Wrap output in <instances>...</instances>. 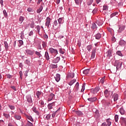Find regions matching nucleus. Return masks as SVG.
<instances>
[{"label":"nucleus","mask_w":126,"mask_h":126,"mask_svg":"<svg viewBox=\"0 0 126 126\" xmlns=\"http://www.w3.org/2000/svg\"><path fill=\"white\" fill-rule=\"evenodd\" d=\"M76 114L77 115V116H83V113H82L81 111H76Z\"/></svg>","instance_id":"e433bc0d"},{"label":"nucleus","mask_w":126,"mask_h":126,"mask_svg":"<svg viewBox=\"0 0 126 126\" xmlns=\"http://www.w3.org/2000/svg\"><path fill=\"white\" fill-rule=\"evenodd\" d=\"M112 98H113L114 102H116V101H118V100H119V94L116 93L114 94L112 96Z\"/></svg>","instance_id":"4468645a"},{"label":"nucleus","mask_w":126,"mask_h":126,"mask_svg":"<svg viewBox=\"0 0 126 126\" xmlns=\"http://www.w3.org/2000/svg\"><path fill=\"white\" fill-rule=\"evenodd\" d=\"M57 25H58V21H57V20H55L53 23V27H54V26H57Z\"/></svg>","instance_id":"4d7b16f0"},{"label":"nucleus","mask_w":126,"mask_h":126,"mask_svg":"<svg viewBox=\"0 0 126 126\" xmlns=\"http://www.w3.org/2000/svg\"><path fill=\"white\" fill-rule=\"evenodd\" d=\"M25 63H26V64L29 65V64H30V61H29L28 60H26L25 61Z\"/></svg>","instance_id":"69168bd1"},{"label":"nucleus","mask_w":126,"mask_h":126,"mask_svg":"<svg viewBox=\"0 0 126 126\" xmlns=\"http://www.w3.org/2000/svg\"><path fill=\"white\" fill-rule=\"evenodd\" d=\"M91 28L94 30V29H97L98 27L95 23H93L92 24Z\"/></svg>","instance_id":"c756f323"},{"label":"nucleus","mask_w":126,"mask_h":126,"mask_svg":"<svg viewBox=\"0 0 126 126\" xmlns=\"http://www.w3.org/2000/svg\"><path fill=\"white\" fill-rule=\"evenodd\" d=\"M68 77L73 78V77H74V73H68Z\"/></svg>","instance_id":"c9c22d12"},{"label":"nucleus","mask_w":126,"mask_h":126,"mask_svg":"<svg viewBox=\"0 0 126 126\" xmlns=\"http://www.w3.org/2000/svg\"><path fill=\"white\" fill-rule=\"evenodd\" d=\"M35 55H36V56H38V57H39V58H41V53L38 51H35Z\"/></svg>","instance_id":"052dcab7"},{"label":"nucleus","mask_w":126,"mask_h":126,"mask_svg":"<svg viewBox=\"0 0 126 126\" xmlns=\"http://www.w3.org/2000/svg\"><path fill=\"white\" fill-rule=\"evenodd\" d=\"M89 71H90V69H86L83 71V73L86 75H87V74L89 73Z\"/></svg>","instance_id":"72a5a7b5"},{"label":"nucleus","mask_w":126,"mask_h":126,"mask_svg":"<svg viewBox=\"0 0 126 126\" xmlns=\"http://www.w3.org/2000/svg\"><path fill=\"white\" fill-rule=\"evenodd\" d=\"M27 118L28 119V120H29L30 121H31V122H33V118H32V117L30 116H27Z\"/></svg>","instance_id":"864d4df0"},{"label":"nucleus","mask_w":126,"mask_h":126,"mask_svg":"<svg viewBox=\"0 0 126 126\" xmlns=\"http://www.w3.org/2000/svg\"><path fill=\"white\" fill-rule=\"evenodd\" d=\"M3 116L4 117V118H5V119H8L10 118V115L9 114L6 113H4L3 114Z\"/></svg>","instance_id":"c85d7f7f"},{"label":"nucleus","mask_w":126,"mask_h":126,"mask_svg":"<svg viewBox=\"0 0 126 126\" xmlns=\"http://www.w3.org/2000/svg\"><path fill=\"white\" fill-rule=\"evenodd\" d=\"M84 90H85V84H83L81 92H84Z\"/></svg>","instance_id":"8fccbe9b"},{"label":"nucleus","mask_w":126,"mask_h":126,"mask_svg":"<svg viewBox=\"0 0 126 126\" xmlns=\"http://www.w3.org/2000/svg\"><path fill=\"white\" fill-rule=\"evenodd\" d=\"M122 64H123L122 62H120L118 60L115 61L114 65L115 66H116L117 70H119V68H120V67H122Z\"/></svg>","instance_id":"f03ea898"},{"label":"nucleus","mask_w":126,"mask_h":126,"mask_svg":"<svg viewBox=\"0 0 126 126\" xmlns=\"http://www.w3.org/2000/svg\"><path fill=\"white\" fill-rule=\"evenodd\" d=\"M93 0H87V5L89 6V5H91V4H92V3H93Z\"/></svg>","instance_id":"f704fd0d"},{"label":"nucleus","mask_w":126,"mask_h":126,"mask_svg":"<svg viewBox=\"0 0 126 126\" xmlns=\"http://www.w3.org/2000/svg\"><path fill=\"white\" fill-rule=\"evenodd\" d=\"M19 21L20 22H21V23H22V22H23V21H24V17H22V16H20L19 18Z\"/></svg>","instance_id":"09e8293b"},{"label":"nucleus","mask_w":126,"mask_h":126,"mask_svg":"<svg viewBox=\"0 0 126 126\" xmlns=\"http://www.w3.org/2000/svg\"><path fill=\"white\" fill-rule=\"evenodd\" d=\"M59 53L60 54H62V55H63V54H64V51H63V48H60L59 49Z\"/></svg>","instance_id":"3c124183"},{"label":"nucleus","mask_w":126,"mask_h":126,"mask_svg":"<svg viewBox=\"0 0 126 126\" xmlns=\"http://www.w3.org/2000/svg\"><path fill=\"white\" fill-rule=\"evenodd\" d=\"M34 27H35V23L34 22V21H32L30 24V28H34Z\"/></svg>","instance_id":"a19ab883"},{"label":"nucleus","mask_w":126,"mask_h":126,"mask_svg":"<svg viewBox=\"0 0 126 126\" xmlns=\"http://www.w3.org/2000/svg\"><path fill=\"white\" fill-rule=\"evenodd\" d=\"M14 118L15 120H21V116L18 115L16 114H14Z\"/></svg>","instance_id":"393cba45"},{"label":"nucleus","mask_w":126,"mask_h":126,"mask_svg":"<svg viewBox=\"0 0 126 126\" xmlns=\"http://www.w3.org/2000/svg\"><path fill=\"white\" fill-rule=\"evenodd\" d=\"M19 44H20L19 47H21L23 45V40H19Z\"/></svg>","instance_id":"bf43d9fd"},{"label":"nucleus","mask_w":126,"mask_h":126,"mask_svg":"<svg viewBox=\"0 0 126 126\" xmlns=\"http://www.w3.org/2000/svg\"><path fill=\"white\" fill-rule=\"evenodd\" d=\"M97 100V97H90L88 98V100L89 102H91V103H93L95 102Z\"/></svg>","instance_id":"a211bd4d"},{"label":"nucleus","mask_w":126,"mask_h":126,"mask_svg":"<svg viewBox=\"0 0 126 126\" xmlns=\"http://www.w3.org/2000/svg\"><path fill=\"white\" fill-rule=\"evenodd\" d=\"M126 29V26L121 25L119 26V30H118V33H122Z\"/></svg>","instance_id":"0eeeda50"},{"label":"nucleus","mask_w":126,"mask_h":126,"mask_svg":"<svg viewBox=\"0 0 126 126\" xmlns=\"http://www.w3.org/2000/svg\"><path fill=\"white\" fill-rule=\"evenodd\" d=\"M26 99L28 103L30 104H32L33 103V100H32V96H31V94H28L26 96Z\"/></svg>","instance_id":"39448f33"},{"label":"nucleus","mask_w":126,"mask_h":126,"mask_svg":"<svg viewBox=\"0 0 126 126\" xmlns=\"http://www.w3.org/2000/svg\"><path fill=\"white\" fill-rule=\"evenodd\" d=\"M25 52L27 55H29V56H33V55H34V53H35V50L27 49Z\"/></svg>","instance_id":"423d86ee"},{"label":"nucleus","mask_w":126,"mask_h":126,"mask_svg":"<svg viewBox=\"0 0 126 126\" xmlns=\"http://www.w3.org/2000/svg\"><path fill=\"white\" fill-rule=\"evenodd\" d=\"M99 90H100V87H96L94 89L92 90V91H94V94H96V93H97L99 92Z\"/></svg>","instance_id":"aec40b11"},{"label":"nucleus","mask_w":126,"mask_h":126,"mask_svg":"<svg viewBox=\"0 0 126 126\" xmlns=\"http://www.w3.org/2000/svg\"><path fill=\"white\" fill-rule=\"evenodd\" d=\"M104 95L106 98H108L110 96V91L107 89L104 91Z\"/></svg>","instance_id":"2eb2a0df"},{"label":"nucleus","mask_w":126,"mask_h":126,"mask_svg":"<svg viewBox=\"0 0 126 126\" xmlns=\"http://www.w3.org/2000/svg\"><path fill=\"white\" fill-rule=\"evenodd\" d=\"M42 10H43V5L41 4L39 8L36 10V12L37 13H40Z\"/></svg>","instance_id":"2f4dec72"},{"label":"nucleus","mask_w":126,"mask_h":126,"mask_svg":"<svg viewBox=\"0 0 126 126\" xmlns=\"http://www.w3.org/2000/svg\"><path fill=\"white\" fill-rule=\"evenodd\" d=\"M79 90V83L77 82L75 86V91L77 92Z\"/></svg>","instance_id":"a878e982"},{"label":"nucleus","mask_w":126,"mask_h":126,"mask_svg":"<svg viewBox=\"0 0 126 126\" xmlns=\"http://www.w3.org/2000/svg\"><path fill=\"white\" fill-rule=\"evenodd\" d=\"M4 46L5 47V50H6V51H7L8 50V43H7V42L6 41H4Z\"/></svg>","instance_id":"7c9ffc66"},{"label":"nucleus","mask_w":126,"mask_h":126,"mask_svg":"<svg viewBox=\"0 0 126 126\" xmlns=\"http://www.w3.org/2000/svg\"><path fill=\"white\" fill-rule=\"evenodd\" d=\"M48 52L49 53H50V54H52L53 55H58V50L57 49H55L53 48H50L48 49Z\"/></svg>","instance_id":"7ed1b4c3"},{"label":"nucleus","mask_w":126,"mask_h":126,"mask_svg":"<svg viewBox=\"0 0 126 126\" xmlns=\"http://www.w3.org/2000/svg\"><path fill=\"white\" fill-rule=\"evenodd\" d=\"M87 49L89 52H91V50L92 49V45H90L87 46Z\"/></svg>","instance_id":"37998d69"},{"label":"nucleus","mask_w":126,"mask_h":126,"mask_svg":"<svg viewBox=\"0 0 126 126\" xmlns=\"http://www.w3.org/2000/svg\"><path fill=\"white\" fill-rule=\"evenodd\" d=\"M35 29H37V31H36V32L40 33V26L39 25L36 26L35 27Z\"/></svg>","instance_id":"a18cd8bd"},{"label":"nucleus","mask_w":126,"mask_h":126,"mask_svg":"<svg viewBox=\"0 0 126 126\" xmlns=\"http://www.w3.org/2000/svg\"><path fill=\"white\" fill-rule=\"evenodd\" d=\"M54 106H55V102H53L52 103H49L47 105V107L49 110H52V109L54 108Z\"/></svg>","instance_id":"dca6fc26"},{"label":"nucleus","mask_w":126,"mask_h":126,"mask_svg":"<svg viewBox=\"0 0 126 126\" xmlns=\"http://www.w3.org/2000/svg\"><path fill=\"white\" fill-rule=\"evenodd\" d=\"M95 56H96V48H95L94 49H93L92 51L91 60H94V59H95Z\"/></svg>","instance_id":"1a4fd4ad"},{"label":"nucleus","mask_w":126,"mask_h":126,"mask_svg":"<svg viewBox=\"0 0 126 126\" xmlns=\"http://www.w3.org/2000/svg\"><path fill=\"white\" fill-rule=\"evenodd\" d=\"M40 95H42V92L40 91H36V95L37 96V99H40Z\"/></svg>","instance_id":"cd10ccee"},{"label":"nucleus","mask_w":126,"mask_h":126,"mask_svg":"<svg viewBox=\"0 0 126 126\" xmlns=\"http://www.w3.org/2000/svg\"><path fill=\"white\" fill-rule=\"evenodd\" d=\"M32 110L33 112H34V113H35V114L37 116H40V112H39V111H38V110H37V108L33 107H32Z\"/></svg>","instance_id":"412c9836"},{"label":"nucleus","mask_w":126,"mask_h":126,"mask_svg":"<svg viewBox=\"0 0 126 126\" xmlns=\"http://www.w3.org/2000/svg\"><path fill=\"white\" fill-rule=\"evenodd\" d=\"M119 46H121V47H125V48L126 45V41H124V39H121L119 41Z\"/></svg>","instance_id":"6e6552de"},{"label":"nucleus","mask_w":126,"mask_h":126,"mask_svg":"<svg viewBox=\"0 0 126 126\" xmlns=\"http://www.w3.org/2000/svg\"><path fill=\"white\" fill-rule=\"evenodd\" d=\"M8 106L10 109V110H15V107L13 105H8Z\"/></svg>","instance_id":"6e6d98bb"},{"label":"nucleus","mask_w":126,"mask_h":126,"mask_svg":"<svg viewBox=\"0 0 126 126\" xmlns=\"http://www.w3.org/2000/svg\"><path fill=\"white\" fill-rule=\"evenodd\" d=\"M27 125L28 126H33V124L29 121H28Z\"/></svg>","instance_id":"0e129e2a"},{"label":"nucleus","mask_w":126,"mask_h":126,"mask_svg":"<svg viewBox=\"0 0 126 126\" xmlns=\"http://www.w3.org/2000/svg\"><path fill=\"white\" fill-rule=\"evenodd\" d=\"M50 67H51V68H52L53 69H54L55 68H58V65H57V64H51L50 65Z\"/></svg>","instance_id":"4c0bfd02"},{"label":"nucleus","mask_w":126,"mask_h":126,"mask_svg":"<svg viewBox=\"0 0 126 126\" xmlns=\"http://www.w3.org/2000/svg\"><path fill=\"white\" fill-rule=\"evenodd\" d=\"M75 82H76V79H73L68 84L70 85V86H71L73 85Z\"/></svg>","instance_id":"473e14b6"},{"label":"nucleus","mask_w":126,"mask_h":126,"mask_svg":"<svg viewBox=\"0 0 126 126\" xmlns=\"http://www.w3.org/2000/svg\"><path fill=\"white\" fill-rule=\"evenodd\" d=\"M116 55L119 56V57H124V55H123V53H122V51H117Z\"/></svg>","instance_id":"58836bf2"},{"label":"nucleus","mask_w":126,"mask_h":126,"mask_svg":"<svg viewBox=\"0 0 126 126\" xmlns=\"http://www.w3.org/2000/svg\"><path fill=\"white\" fill-rule=\"evenodd\" d=\"M44 57L47 61L50 60V56H49V53L47 51L45 52Z\"/></svg>","instance_id":"bb28decb"},{"label":"nucleus","mask_w":126,"mask_h":126,"mask_svg":"<svg viewBox=\"0 0 126 126\" xmlns=\"http://www.w3.org/2000/svg\"><path fill=\"white\" fill-rule=\"evenodd\" d=\"M105 55H106L107 58L110 59L111 57H113V55L112 54V50H109L107 51L106 52Z\"/></svg>","instance_id":"9d476101"},{"label":"nucleus","mask_w":126,"mask_h":126,"mask_svg":"<svg viewBox=\"0 0 126 126\" xmlns=\"http://www.w3.org/2000/svg\"><path fill=\"white\" fill-rule=\"evenodd\" d=\"M97 11H98V9L97 8H94L93 10V13L94 14H95V13H96V12H97Z\"/></svg>","instance_id":"774afa93"},{"label":"nucleus","mask_w":126,"mask_h":126,"mask_svg":"<svg viewBox=\"0 0 126 126\" xmlns=\"http://www.w3.org/2000/svg\"><path fill=\"white\" fill-rule=\"evenodd\" d=\"M103 23H104V22L101 19L97 20L96 21V24L98 26H102L103 25Z\"/></svg>","instance_id":"ddd939ff"},{"label":"nucleus","mask_w":126,"mask_h":126,"mask_svg":"<svg viewBox=\"0 0 126 126\" xmlns=\"http://www.w3.org/2000/svg\"><path fill=\"white\" fill-rule=\"evenodd\" d=\"M58 23L59 26H61L63 23V18H59L58 19Z\"/></svg>","instance_id":"5701e85b"},{"label":"nucleus","mask_w":126,"mask_h":126,"mask_svg":"<svg viewBox=\"0 0 126 126\" xmlns=\"http://www.w3.org/2000/svg\"><path fill=\"white\" fill-rule=\"evenodd\" d=\"M50 25H51V18L47 17L45 22V26H47V28H50L51 27Z\"/></svg>","instance_id":"20e7f679"},{"label":"nucleus","mask_w":126,"mask_h":126,"mask_svg":"<svg viewBox=\"0 0 126 126\" xmlns=\"http://www.w3.org/2000/svg\"><path fill=\"white\" fill-rule=\"evenodd\" d=\"M19 75H20V77L21 79H22V76L23 75V73L22 72V71H19Z\"/></svg>","instance_id":"680f3d73"},{"label":"nucleus","mask_w":126,"mask_h":126,"mask_svg":"<svg viewBox=\"0 0 126 126\" xmlns=\"http://www.w3.org/2000/svg\"><path fill=\"white\" fill-rule=\"evenodd\" d=\"M118 13H119L118 12H115L114 13H113L110 15V18H112V17H114V16H116V15H118Z\"/></svg>","instance_id":"79ce46f5"},{"label":"nucleus","mask_w":126,"mask_h":126,"mask_svg":"<svg viewBox=\"0 0 126 126\" xmlns=\"http://www.w3.org/2000/svg\"><path fill=\"white\" fill-rule=\"evenodd\" d=\"M114 118H115V121L117 123L119 121V115H115Z\"/></svg>","instance_id":"603ef678"},{"label":"nucleus","mask_w":126,"mask_h":126,"mask_svg":"<svg viewBox=\"0 0 126 126\" xmlns=\"http://www.w3.org/2000/svg\"><path fill=\"white\" fill-rule=\"evenodd\" d=\"M3 14H4V17H7V16H8V15H7V12H6V10H5V9L3 10Z\"/></svg>","instance_id":"49530a36"},{"label":"nucleus","mask_w":126,"mask_h":126,"mask_svg":"<svg viewBox=\"0 0 126 126\" xmlns=\"http://www.w3.org/2000/svg\"><path fill=\"white\" fill-rule=\"evenodd\" d=\"M120 122L121 126H124V125H126V118L124 117H121Z\"/></svg>","instance_id":"9b49d317"},{"label":"nucleus","mask_w":126,"mask_h":126,"mask_svg":"<svg viewBox=\"0 0 126 126\" xmlns=\"http://www.w3.org/2000/svg\"><path fill=\"white\" fill-rule=\"evenodd\" d=\"M38 107L39 108V110L42 112L44 111V108H45V103L43 100H40L38 102Z\"/></svg>","instance_id":"f257e3e1"},{"label":"nucleus","mask_w":126,"mask_h":126,"mask_svg":"<svg viewBox=\"0 0 126 126\" xmlns=\"http://www.w3.org/2000/svg\"><path fill=\"white\" fill-rule=\"evenodd\" d=\"M105 82V77H103L99 81V83L101 84H104V82Z\"/></svg>","instance_id":"c03bdc74"},{"label":"nucleus","mask_w":126,"mask_h":126,"mask_svg":"<svg viewBox=\"0 0 126 126\" xmlns=\"http://www.w3.org/2000/svg\"><path fill=\"white\" fill-rule=\"evenodd\" d=\"M55 80L57 82H59L61 80V74L57 73L55 77Z\"/></svg>","instance_id":"f3484780"},{"label":"nucleus","mask_w":126,"mask_h":126,"mask_svg":"<svg viewBox=\"0 0 126 126\" xmlns=\"http://www.w3.org/2000/svg\"><path fill=\"white\" fill-rule=\"evenodd\" d=\"M119 112L121 115H125V109L123 108H121L120 109Z\"/></svg>","instance_id":"ea45409f"},{"label":"nucleus","mask_w":126,"mask_h":126,"mask_svg":"<svg viewBox=\"0 0 126 126\" xmlns=\"http://www.w3.org/2000/svg\"><path fill=\"white\" fill-rule=\"evenodd\" d=\"M7 78H8V79H10V78H12V76L9 74H6Z\"/></svg>","instance_id":"e2e57ef3"},{"label":"nucleus","mask_w":126,"mask_h":126,"mask_svg":"<svg viewBox=\"0 0 126 126\" xmlns=\"http://www.w3.org/2000/svg\"><path fill=\"white\" fill-rule=\"evenodd\" d=\"M74 1L76 5H79V4H81V3H82L83 0H74Z\"/></svg>","instance_id":"b1692460"},{"label":"nucleus","mask_w":126,"mask_h":126,"mask_svg":"<svg viewBox=\"0 0 126 126\" xmlns=\"http://www.w3.org/2000/svg\"><path fill=\"white\" fill-rule=\"evenodd\" d=\"M42 46L43 48H46L47 47V42L45 41H42Z\"/></svg>","instance_id":"de8ad7c7"},{"label":"nucleus","mask_w":126,"mask_h":126,"mask_svg":"<svg viewBox=\"0 0 126 126\" xmlns=\"http://www.w3.org/2000/svg\"><path fill=\"white\" fill-rule=\"evenodd\" d=\"M51 114H47V116H46V119L49 121V120H50L51 119Z\"/></svg>","instance_id":"5fc2aeb1"},{"label":"nucleus","mask_w":126,"mask_h":126,"mask_svg":"<svg viewBox=\"0 0 126 126\" xmlns=\"http://www.w3.org/2000/svg\"><path fill=\"white\" fill-rule=\"evenodd\" d=\"M27 10L29 11V12H33V9H32V8L29 7Z\"/></svg>","instance_id":"338daca9"},{"label":"nucleus","mask_w":126,"mask_h":126,"mask_svg":"<svg viewBox=\"0 0 126 126\" xmlns=\"http://www.w3.org/2000/svg\"><path fill=\"white\" fill-rule=\"evenodd\" d=\"M109 7L107 5H103V10H108Z\"/></svg>","instance_id":"13d9d810"},{"label":"nucleus","mask_w":126,"mask_h":126,"mask_svg":"<svg viewBox=\"0 0 126 126\" xmlns=\"http://www.w3.org/2000/svg\"><path fill=\"white\" fill-rule=\"evenodd\" d=\"M54 97H55V94L53 93H51L49 95V97L48 99V101L49 102H50V101H52V100H53V99L54 98Z\"/></svg>","instance_id":"4be33fe9"},{"label":"nucleus","mask_w":126,"mask_h":126,"mask_svg":"<svg viewBox=\"0 0 126 126\" xmlns=\"http://www.w3.org/2000/svg\"><path fill=\"white\" fill-rule=\"evenodd\" d=\"M94 37L96 39V40H100L101 39V37H102V34L100 33H97L95 34Z\"/></svg>","instance_id":"6ab92c4d"},{"label":"nucleus","mask_w":126,"mask_h":126,"mask_svg":"<svg viewBox=\"0 0 126 126\" xmlns=\"http://www.w3.org/2000/svg\"><path fill=\"white\" fill-rule=\"evenodd\" d=\"M60 61H61V58L60 57H57L52 61V63H58Z\"/></svg>","instance_id":"f8f14e48"}]
</instances>
